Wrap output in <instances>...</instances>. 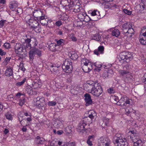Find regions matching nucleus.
<instances>
[{"mask_svg":"<svg viewBox=\"0 0 146 146\" xmlns=\"http://www.w3.org/2000/svg\"><path fill=\"white\" fill-rule=\"evenodd\" d=\"M44 142V139L43 138L37 136V144H42Z\"/></svg>","mask_w":146,"mask_h":146,"instance_id":"obj_39","label":"nucleus"},{"mask_svg":"<svg viewBox=\"0 0 146 146\" xmlns=\"http://www.w3.org/2000/svg\"><path fill=\"white\" fill-rule=\"evenodd\" d=\"M123 30L128 29L130 28L131 27V25L129 23H125L122 26Z\"/></svg>","mask_w":146,"mask_h":146,"instance_id":"obj_26","label":"nucleus"},{"mask_svg":"<svg viewBox=\"0 0 146 146\" xmlns=\"http://www.w3.org/2000/svg\"><path fill=\"white\" fill-rule=\"evenodd\" d=\"M68 55L71 59L74 60H76L78 57V56L77 53L73 51H71L69 52Z\"/></svg>","mask_w":146,"mask_h":146,"instance_id":"obj_16","label":"nucleus"},{"mask_svg":"<svg viewBox=\"0 0 146 146\" xmlns=\"http://www.w3.org/2000/svg\"><path fill=\"white\" fill-rule=\"evenodd\" d=\"M111 72H112V71L110 70L108 71H105L102 75V77L105 78L111 77L112 75Z\"/></svg>","mask_w":146,"mask_h":146,"instance_id":"obj_21","label":"nucleus"},{"mask_svg":"<svg viewBox=\"0 0 146 146\" xmlns=\"http://www.w3.org/2000/svg\"><path fill=\"white\" fill-rule=\"evenodd\" d=\"M133 146H141L142 142L141 140H139L135 142H133Z\"/></svg>","mask_w":146,"mask_h":146,"instance_id":"obj_38","label":"nucleus"},{"mask_svg":"<svg viewBox=\"0 0 146 146\" xmlns=\"http://www.w3.org/2000/svg\"><path fill=\"white\" fill-rule=\"evenodd\" d=\"M111 141L108 137H101L99 139L98 146H111Z\"/></svg>","mask_w":146,"mask_h":146,"instance_id":"obj_6","label":"nucleus"},{"mask_svg":"<svg viewBox=\"0 0 146 146\" xmlns=\"http://www.w3.org/2000/svg\"><path fill=\"white\" fill-rule=\"evenodd\" d=\"M90 63V61L86 58H83L81 60L82 65H88Z\"/></svg>","mask_w":146,"mask_h":146,"instance_id":"obj_32","label":"nucleus"},{"mask_svg":"<svg viewBox=\"0 0 146 146\" xmlns=\"http://www.w3.org/2000/svg\"><path fill=\"white\" fill-rule=\"evenodd\" d=\"M120 34V31L118 29H115L112 31V35L113 36L117 37Z\"/></svg>","mask_w":146,"mask_h":146,"instance_id":"obj_25","label":"nucleus"},{"mask_svg":"<svg viewBox=\"0 0 146 146\" xmlns=\"http://www.w3.org/2000/svg\"><path fill=\"white\" fill-rule=\"evenodd\" d=\"M88 84L90 86H92V87H98L99 86L98 83V81H96L95 82L90 81L88 82Z\"/></svg>","mask_w":146,"mask_h":146,"instance_id":"obj_28","label":"nucleus"},{"mask_svg":"<svg viewBox=\"0 0 146 146\" xmlns=\"http://www.w3.org/2000/svg\"><path fill=\"white\" fill-rule=\"evenodd\" d=\"M123 11L125 14L128 15H130L131 14V11L128 10L127 9H124Z\"/></svg>","mask_w":146,"mask_h":146,"instance_id":"obj_51","label":"nucleus"},{"mask_svg":"<svg viewBox=\"0 0 146 146\" xmlns=\"http://www.w3.org/2000/svg\"><path fill=\"white\" fill-rule=\"evenodd\" d=\"M62 22L60 21H58L55 23L56 25L57 26H60L62 25Z\"/></svg>","mask_w":146,"mask_h":146,"instance_id":"obj_63","label":"nucleus"},{"mask_svg":"<svg viewBox=\"0 0 146 146\" xmlns=\"http://www.w3.org/2000/svg\"><path fill=\"white\" fill-rule=\"evenodd\" d=\"M19 67L20 69L22 70L23 72H25V68L24 66L23 63L22 62H21L20 63V64L19 65Z\"/></svg>","mask_w":146,"mask_h":146,"instance_id":"obj_49","label":"nucleus"},{"mask_svg":"<svg viewBox=\"0 0 146 146\" xmlns=\"http://www.w3.org/2000/svg\"><path fill=\"white\" fill-rule=\"evenodd\" d=\"M60 3L62 6L66 7V9L68 11L71 10L74 5L73 0H62Z\"/></svg>","mask_w":146,"mask_h":146,"instance_id":"obj_5","label":"nucleus"},{"mask_svg":"<svg viewBox=\"0 0 146 146\" xmlns=\"http://www.w3.org/2000/svg\"><path fill=\"white\" fill-rule=\"evenodd\" d=\"M63 71L66 73H70L72 70V63L69 59H66L64 61L62 65Z\"/></svg>","mask_w":146,"mask_h":146,"instance_id":"obj_2","label":"nucleus"},{"mask_svg":"<svg viewBox=\"0 0 146 146\" xmlns=\"http://www.w3.org/2000/svg\"><path fill=\"white\" fill-rule=\"evenodd\" d=\"M94 139V135L90 136L88 137V140L87 141V143L90 146L92 145V141H93Z\"/></svg>","mask_w":146,"mask_h":146,"instance_id":"obj_23","label":"nucleus"},{"mask_svg":"<svg viewBox=\"0 0 146 146\" xmlns=\"http://www.w3.org/2000/svg\"><path fill=\"white\" fill-rule=\"evenodd\" d=\"M113 99L114 100L113 102L114 103L116 104L117 102L119 100L118 97L117 96H113Z\"/></svg>","mask_w":146,"mask_h":146,"instance_id":"obj_54","label":"nucleus"},{"mask_svg":"<svg viewBox=\"0 0 146 146\" xmlns=\"http://www.w3.org/2000/svg\"><path fill=\"white\" fill-rule=\"evenodd\" d=\"M119 73L120 75L123 76H127L128 75L130 76V74H129V71L127 70H120L119 71Z\"/></svg>","mask_w":146,"mask_h":146,"instance_id":"obj_24","label":"nucleus"},{"mask_svg":"<svg viewBox=\"0 0 146 146\" xmlns=\"http://www.w3.org/2000/svg\"><path fill=\"white\" fill-rule=\"evenodd\" d=\"M120 99L121 100L124 102V103L126 105H128V106H129V104L132 101L131 100L129 99L125 96H122Z\"/></svg>","mask_w":146,"mask_h":146,"instance_id":"obj_13","label":"nucleus"},{"mask_svg":"<svg viewBox=\"0 0 146 146\" xmlns=\"http://www.w3.org/2000/svg\"><path fill=\"white\" fill-rule=\"evenodd\" d=\"M5 116L7 119L11 120L13 119V116L10 113L7 112L5 114Z\"/></svg>","mask_w":146,"mask_h":146,"instance_id":"obj_35","label":"nucleus"},{"mask_svg":"<svg viewBox=\"0 0 146 146\" xmlns=\"http://www.w3.org/2000/svg\"><path fill=\"white\" fill-rule=\"evenodd\" d=\"M56 104V102L53 101H49L48 102V106H54Z\"/></svg>","mask_w":146,"mask_h":146,"instance_id":"obj_52","label":"nucleus"},{"mask_svg":"<svg viewBox=\"0 0 146 146\" xmlns=\"http://www.w3.org/2000/svg\"><path fill=\"white\" fill-rule=\"evenodd\" d=\"M88 65H83L82 70L85 72H88L91 70V68H88Z\"/></svg>","mask_w":146,"mask_h":146,"instance_id":"obj_31","label":"nucleus"},{"mask_svg":"<svg viewBox=\"0 0 146 146\" xmlns=\"http://www.w3.org/2000/svg\"><path fill=\"white\" fill-rule=\"evenodd\" d=\"M103 121L105 123V125H108L110 121L109 119L106 117H104L103 118Z\"/></svg>","mask_w":146,"mask_h":146,"instance_id":"obj_50","label":"nucleus"},{"mask_svg":"<svg viewBox=\"0 0 146 146\" xmlns=\"http://www.w3.org/2000/svg\"><path fill=\"white\" fill-rule=\"evenodd\" d=\"M108 92L109 93H114L115 91L112 88H109L108 89Z\"/></svg>","mask_w":146,"mask_h":146,"instance_id":"obj_55","label":"nucleus"},{"mask_svg":"<svg viewBox=\"0 0 146 146\" xmlns=\"http://www.w3.org/2000/svg\"><path fill=\"white\" fill-rule=\"evenodd\" d=\"M37 84H38V86L37 85V88H40L42 86V83L41 82L40 80H39L38 81V83L37 82Z\"/></svg>","mask_w":146,"mask_h":146,"instance_id":"obj_60","label":"nucleus"},{"mask_svg":"<svg viewBox=\"0 0 146 146\" xmlns=\"http://www.w3.org/2000/svg\"><path fill=\"white\" fill-rule=\"evenodd\" d=\"M42 56V53L41 50H38L37 49V57H40Z\"/></svg>","mask_w":146,"mask_h":146,"instance_id":"obj_61","label":"nucleus"},{"mask_svg":"<svg viewBox=\"0 0 146 146\" xmlns=\"http://www.w3.org/2000/svg\"><path fill=\"white\" fill-rule=\"evenodd\" d=\"M6 54V52L2 50V49L0 48V55L3 56L5 55Z\"/></svg>","mask_w":146,"mask_h":146,"instance_id":"obj_62","label":"nucleus"},{"mask_svg":"<svg viewBox=\"0 0 146 146\" xmlns=\"http://www.w3.org/2000/svg\"><path fill=\"white\" fill-rule=\"evenodd\" d=\"M88 117L92 120L94 119H95L96 117L97 114L96 112L93 110L89 111L88 113Z\"/></svg>","mask_w":146,"mask_h":146,"instance_id":"obj_15","label":"nucleus"},{"mask_svg":"<svg viewBox=\"0 0 146 146\" xmlns=\"http://www.w3.org/2000/svg\"><path fill=\"white\" fill-rule=\"evenodd\" d=\"M6 22H7V21L6 20H1L0 21V27L2 28L5 27Z\"/></svg>","mask_w":146,"mask_h":146,"instance_id":"obj_46","label":"nucleus"},{"mask_svg":"<svg viewBox=\"0 0 146 146\" xmlns=\"http://www.w3.org/2000/svg\"><path fill=\"white\" fill-rule=\"evenodd\" d=\"M72 126L71 125H68L66 127L64 131L66 133H70L72 131Z\"/></svg>","mask_w":146,"mask_h":146,"instance_id":"obj_36","label":"nucleus"},{"mask_svg":"<svg viewBox=\"0 0 146 146\" xmlns=\"http://www.w3.org/2000/svg\"><path fill=\"white\" fill-rule=\"evenodd\" d=\"M90 13L91 15L92 16H97V17H100L99 12L97 10H94L93 11H91Z\"/></svg>","mask_w":146,"mask_h":146,"instance_id":"obj_30","label":"nucleus"},{"mask_svg":"<svg viewBox=\"0 0 146 146\" xmlns=\"http://www.w3.org/2000/svg\"><path fill=\"white\" fill-rule=\"evenodd\" d=\"M39 10H37V13L39 14H41L42 15L39 17H37V20L38 21H40V23L43 25H45L47 24L48 23V22L46 20L45 17L44 15L43 16L42 12L39 9Z\"/></svg>","mask_w":146,"mask_h":146,"instance_id":"obj_8","label":"nucleus"},{"mask_svg":"<svg viewBox=\"0 0 146 146\" xmlns=\"http://www.w3.org/2000/svg\"><path fill=\"white\" fill-rule=\"evenodd\" d=\"M26 80V78H24L22 81L17 82L16 83V85L17 86H19L22 85L25 82Z\"/></svg>","mask_w":146,"mask_h":146,"instance_id":"obj_44","label":"nucleus"},{"mask_svg":"<svg viewBox=\"0 0 146 146\" xmlns=\"http://www.w3.org/2000/svg\"><path fill=\"white\" fill-rule=\"evenodd\" d=\"M27 91L28 94L31 95L34 94H36V92L33 91L32 89H27Z\"/></svg>","mask_w":146,"mask_h":146,"instance_id":"obj_43","label":"nucleus"},{"mask_svg":"<svg viewBox=\"0 0 146 146\" xmlns=\"http://www.w3.org/2000/svg\"><path fill=\"white\" fill-rule=\"evenodd\" d=\"M124 102L122 101L120 99L116 103V104L118 106H120L121 107H127L128 106V105H126L124 103Z\"/></svg>","mask_w":146,"mask_h":146,"instance_id":"obj_33","label":"nucleus"},{"mask_svg":"<svg viewBox=\"0 0 146 146\" xmlns=\"http://www.w3.org/2000/svg\"><path fill=\"white\" fill-rule=\"evenodd\" d=\"M99 86L92 87L90 93L93 96L98 97L102 93V88Z\"/></svg>","mask_w":146,"mask_h":146,"instance_id":"obj_7","label":"nucleus"},{"mask_svg":"<svg viewBox=\"0 0 146 146\" xmlns=\"http://www.w3.org/2000/svg\"><path fill=\"white\" fill-rule=\"evenodd\" d=\"M129 133H131V136L132 135H133V136H134L136 134H137L136 133V131L135 130L130 131H129Z\"/></svg>","mask_w":146,"mask_h":146,"instance_id":"obj_57","label":"nucleus"},{"mask_svg":"<svg viewBox=\"0 0 146 146\" xmlns=\"http://www.w3.org/2000/svg\"><path fill=\"white\" fill-rule=\"evenodd\" d=\"M50 70L52 72L55 73H57L58 71V68L56 66H54L53 65H52L51 67Z\"/></svg>","mask_w":146,"mask_h":146,"instance_id":"obj_40","label":"nucleus"},{"mask_svg":"<svg viewBox=\"0 0 146 146\" xmlns=\"http://www.w3.org/2000/svg\"><path fill=\"white\" fill-rule=\"evenodd\" d=\"M94 65L96 67L98 68H100L102 67V65L98 64V63L97 62H96L94 63Z\"/></svg>","mask_w":146,"mask_h":146,"instance_id":"obj_59","label":"nucleus"},{"mask_svg":"<svg viewBox=\"0 0 146 146\" xmlns=\"http://www.w3.org/2000/svg\"><path fill=\"white\" fill-rule=\"evenodd\" d=\"M139 41L141 44L146 45V37H142L140 38Z\"/></svg>","mask_w":146,"mask_h":146,"instance_id":"obj_42","label":"nucleus"},{"mask_svg":"<svg viewBox=\"0 0 146 146\" xmlns=\"http://www.w3.org/2000/svg\"><path fill=\"white\" fill-rule=\"evenodd\" d=\"M130 139L133 141V142L140 139L138 133L134 136H133V135H132L130 136Z\"/></svg>","mask_w":146,"mask_h":146,"instance_id":"obj_27","label":"nucleus"},{"mask_svg":"<svg viewBox=\"0 0 146 146\" xmlns=\"http://www.w3.org/2000/svg\"><path fill=\"white\" fill-rule=\"evenodd\" d=\"M104 47L103 46H100L98 48V49H96L94 51V53L97 55L100 54H102L104 52Z\"/></svg>","mask_w":146,"mask_h":146,"instance_id":"obj_12","label":"nucleus"},{"mask_svg":"<svg viewBox=\"0 0 146 146\" xmlns=\"http://www.w3.org/2000/svg\"><path fill=\"white\" fill-rule=\"evenodd\" d=\"M113 141L116 146H128L126 139L119 134H116L113 137Z\"/></svg>","mask_w":146,"mask_h":146,"instance_id":"obj_1","label":"nucleus"},{"mask_svg":"<svg viewBox=\"0 0 146 146\" xmlns=\"http://www.w3.org/2000/svg\"><path fill=\"white\" fill-rule=\"evenodd\" d=\"M75 143L74 142L71 143L68 142V146H74Z\"/></svg>","mask_w":146,"mask_h":146,"instance_id":"obj_64","label":"nucleus"},{"mask_svg":"<svg viewBox=\"0 0 146 146\" xmlns=\"http://www.w3.org/2000/svg\"><path fill=\"white\" fill-rule=\"evenodd\" d=\"M74 7L73 12L74 13H78L80 12H81V10H83L82 8L81 7V5L79 2L76 3V5L74 3V5L72 7Z\"/></svg>","mask_w":146,"mask_h":146,"instance_id":"obj_11","label":"nucleus"},{"mask_svg":"<svg viewBox=\"0 0 146 146\" xmlns=\"http://www.w3.org/2000/svg\"><path fill=\"white\" fill-rule=\"evenodd\" d=\"M58 145L61 146H68V142H64L59 141L58 142Z\"/></svg>","mask_w":146,"mask_h":146,"instance_id":"obj_47","label":"nucleus"},{"mask_svg":"<svg viewBox=\"0 0 146 146\" xmlns=\"http://www.w3.org/2000/svg\"><path fill=\"white\" fill-rule=\"evenodd\" d=\"M134 32L133 29L131 27L129 28L126 32L124 31V33H125L126 34L127 33V37H128L130 39L132 36L133 35Z\"/></svg>","mask_w":146,"mask_h":146,"instance_id":"obj_17","label":"nucleus"},{"mask_svg":"<svg viewBox=\"0 0 146 146\" xmlns=\"http://www.w3.org/2000/svg\"><path fill=\"white\" fill-rule=\"evenodd\" d=\"M18 4L16 1H11L9 4V7L12 10H15V9L17 7Z\"/></svg>","mask_w":146,"mask_h":146,"instance_id":"obj_19","label":"nucleus"},{"mask_svg":"<svg viewBox=\"0 0 146 146\" xmlns=\"http://www.w3.org/2000/svg\"><path fill=\"white\" fill-rule=\"evenodd\" d=\"M13 74V72L11 68L10 67L7 68L5 71V76H10L12 75Z\"/></svg>","mask_w":146,"mask_h":146,"instance_id":"obj_22","label":"nucleus"},{"mask_svg":"<svg viewBox=\"0 0 146 146\" xmlns=\"http://www.w3.org/2000/svg\"><path fill=\"white\" fill-rule=\"evenodd\" d=\"M15 51L16 54L23 55L25 54V47L20 43H17L15 47Z\"/></svg>","mask_w":146,"mask_h":146,"instance_id":"obj_4","label":"nucleus"},{"mask_svg":"<svg viewBox=\"0 0 146 146\" xmlns=\"http://www.w3.org/2000/svg\"><path fill=\"white\" fill-rule=\"evenodd\" d=\"M92 38L93 40L99 41L100 40L101 37L99 34H97L94 35Z\"/></svg>","mask_w":146,"mask_h":146,"instance_id":"obj_37","label":"nucleus"},{"mask_svg":"<svg viewBox=\"0 0 146 146\" xmlns=\"http://www.w3.org/2000/svg\"><path fill=\"white\" fill-rule=\"evenodd\" d=\"M85 120V119L84 120H81L79 123L77 128V130L79 132L84 133L86 130V129L85 128L86 125L84 123Z\"/></svg>","mask_w":146,"mask_h":146,"instance_id":"obj_9","label":"nucleus"},{"mask_svg":"<svg viewBox=\"0 0 146 146\" xmlns=\"http://www.w3.org/2000/svg\"><path fill=\"white\" fill-rule=\"evenodd\" d=\"M65 42L64 40L62 39H60V40L57 41V45L58 47V46L63 45Z\"/></svg>","mask_w":146,"mask_h":146,"instance_id":"obj_41","label":"nucleus"},{"mask_svg":"<svg viewBox=\"0 0 146 146\" xmlns=\"http://www.w3.org/2000/svg\"><path fill=\"white\" fill-rule=\"evenodd\" d=\"M50 50L52 51H55L57 50L58 46L57 44L51 43L48 46Z\"/></svg>","mask_w":146,"mask_h":146,"instance_id":"obj_20","label":"nucleus"},{"mask_svg":"<svg viewBox=\"0 0 146 146\" xmlns=\"http://www.w3.org/2000/svg\"><path fill=\"white\" fill-rule=\"evenodd\" d=\"M25 102V98L23 97L19 100V104L20 106H22L24 104Z\"/></svg>","mask_w":146,"mask_h":146,"instance_id":"obj_48","label":"nucleus"},{"mask_svg":"<svg viewBox=\"0 0 146 146\" xmlns=\"http://www.w3.org/2000/svg\"><path fill=\"white\" fill-rule=\"evenodd\" d=\"M85 119H86V120H85V121L84 122V123H86V125L87 124H88L89 122H90V120L89 121L88 119V117H85L82 120H84Z\"/></svg>","mask_w":146,"mask_h":146,"instance_id":"obj_56","label":"nucleus"},{"mask_svg":"<svg viewBox=\"0 0 146 146\" xmlns=\"http://www.w3.org/2000/svg\"><path fill=\"white\" fill-rule=\"evenodd\" d=\"M19 120L20 121V123L21 125H24L25 124L24 123V122H25V121H26L25 119H23V120L22 118L20 119V118L19 117Z\"/></svg>","mask_w":146,"mask_h":146,"instance_id":"obj_58","label":"nucleus"},{"mask_svg":"<svg viewBox=\"0 0 146 146\" xmlns=\"http://www.w3.org/2000/svg\"><path fill=\"white\" fill-rule=\"evenodd\" d=\"M84 100L86 103L85 105L88 106L92 104V100L91 99V96L90 94L86 93L84 95Z\"/></svg>","mask_w":146,"mask_h":146,"instance_id":"obj_10","label":"nucleus"},{"mask_svg":"<svg viewBox=\"0 0 146 146\" xmlns=\"http://www.w3.org/2000/svg\"><path fill=\"white\" fill-rule=\"evenodd\" d=\"M4 46L6 49H9L11 47V45L9 43L6 42L4 44Z\"/></svg>","mask_w":146,"mask_h":146,"instance_id":"obj_53","label":"nucleus"},{"mask_svg":"<svg viewBox=\"0 0 146 146\" xmlns=\"http://www.w3.org/2000/svg\"><path fill=\"white\" fill-rule=\"evenodd\" d=\"M118 59L119 61L123 60L128 62L133 59V57L131 52H123L120 54Z\"/></svg>","mask_w":146,"mask_h":146,"instance_id":"obj_3","label":"nucleus"},{"mask_svg":"<svg viewBox=\"0 0 146 146\" xmlns=\"http://www.w3.org/2000/svg\"><path fill=\"white\" fill-rule=\"evenodd\" d=\"M84 15L85 16L84 18V20H83V21L86 22H88L90 20H92L91 18L86 14H84Z\"/></svg>","mask_w":146,"mask_h":146,"instance_id":"obj_45","label":"nucleus"},{"mask_svg":"<svg viewBox=\"0 0 146 146\" xmlns=\"http://www.w3.org/2000/svg\"><path fill=\"white\" fill-rule=\"evenodd\" d=\"M36 54V48H34L32 49L29 52V56L30 60H33L34 57Z\"/></svg>","mask_w":146,"mask_h":146,"instance_id":"obj_14","label":"nucleus"},{"mask_svg":"<svg viewBox=\"0 0 146 146\" xmlns=\"http://www.w3.org/2000/svg\"><path fill=\"white\" fill-rule=\"evenodd\" d=\"M101 17H97L95 19H93L91 20V21H89V23L87 25V27L88 28H90L93 27L95 25V23L94 21L98 20V19H100Z\"/></svg>","mask_w":146,"mask_h":146,"instance_id":"obj_18","label":"nucleus"},{"mask_svg":"<svg viewBox=\"0 0 146 146\" xmlns=\"http://www.w3.org/2000/svg\"><path fill=\"white\" fill-rule=\"evenodd\" d=\"M84 14H86L84 12H83L82 13H80L78 15V18L80 20V21H83V20H84V18L85 16L84 15Z\"/></svg>","mask_w":146,"mask_h":146,"instance_id":"obj_34","label":"nucleus"},{"mask_svg":"<svg viewBox=\"0 0 146 146\" xmlns=\"http://www.w3.org/2000/svg\"><path fill=\"white\" fill-rule=\"evenodd\" d=\"M83 24V22L82 21H75L74 23V25L76 27H81Z\"/></svg>","mask_w":146,"mask_h":146,"instance_id":"obj_29","label":"nucleus"}]
</instances>
